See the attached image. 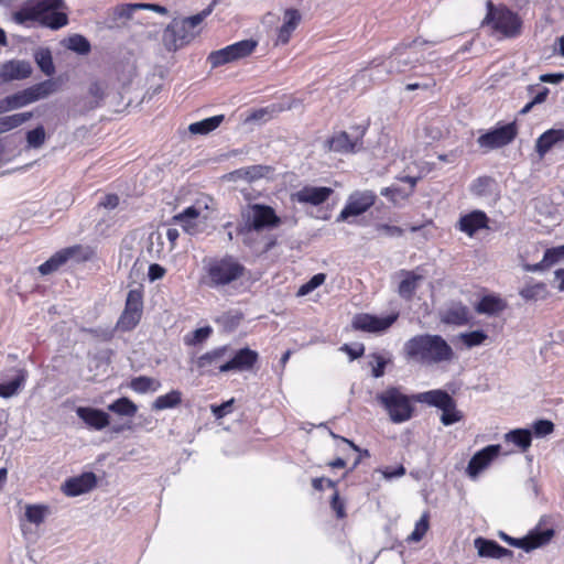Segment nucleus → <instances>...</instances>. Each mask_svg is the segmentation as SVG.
<instances>
[{
  "label": "nucleus",
  "mask_w": 564,
  "mask_h": 564,
  "mask_svg": "<svg viewBox=\"0 0 564 564\" xmlns=\"http://www.w3.org/2000/svg\"><path fill=\"white\" fill-rule=\"evenodd\" d=\"M32 74V66L26 61H10L0 68V77L4 82L28 78Z\"/></svg>",
  "instance_id": "nucleus-20"
},
{
  "label": "nucleus",
  "mask_w": 564,
  "mask_h": 564,
  "mask_svg": "<svg viewBox=\"0 0 564 564\" xmlns=\"http://www.w3.org/2000/svg\"><path fill=\"white\" fill-rule=\"evenodd\" d=\"M200 215V208L197 205L185 208L182 213L173 216V221L182 226L185 232L188 235H195L198 232L197 219Z\"/></svg>",
  "instance_id": "nucleus-25"
},
{
  "label": "nucleus",
  "mask_w": 564,
  "mask_h": 564,
  "mask_svg": "<svg viewBox=\"0 0 564 564\" xmlns=\"http://www.w3.org/2000/svg\"><path fill=\"white\" fill-rule=\"evenodd\" d=\"M413 400L438 409L451 405L454 399L444 390H431L412 397Z\"/></svg>",
  "instance_id": "nucleus-28"
},
{
  "label": "nucleus",
  "mask_w": 564,
  "mask_h": 564,
  "mask_svg": "<svg viewBox=\"0 0 564 564\" xmlns=\"http://www.w3.org/2000/svg\"><path fill=\"white\" fill-rule=\"evenodd\" d=\"M80 247H69L64 250L56 252L47 261L39 267V271L42 275L50 274L56 271L62 264H64L69 258H72Z\"/></svg>",
  "instance_id": "nucleus-29"
},
{
  "label": "nucleus",
  "mask_w": 564,
  "mask_h": 564,
  "mask_svg": "<svg viewBox=\"0 0 564 564\" xmlns=\"http://www.w3.org/2000/svg\"><path fill=\"white\" fill-rule=\"evenodd\" d=\"M333 194V189L326 186H304L295 193L291 194V200L301 204H310L318 206L325 203Z\"/></svg>",
  "instance_id": "nucleus-15"
},
{
  "label": "nucleus",
  "mask_w": 564,
  "mask_h": 564,
  "mask_svg": "<svg viewBox=\"0 0 564 564\" xmlns=\"http://www.w3.org/2000/svg\"><path fill=\"white\" fill-rule=\"evenodd\" d=\"M142 313V294L138 290L128 293L126 307L120 317L119 324L123 329H132L140 321Z\"/></svg>",
  "instance_id": "nucleus-14"
},
{
  "label": "nucleus",
  "mask_w": 564,
  "mask_h": 564,
  "mask_svg": "<svg viewBox=\"0 0 564 564\" xmlns=\"http://www.w3.org/2000/svg\"><path fill=\"white\" fill-rule=\"evenodd\" d=\"M398 318V314L378 317L370 314H357L352 318V327L357 330L368 333H380L387 330Z\"/></svg>",
  "instance_id": "nucleus-13"
},
{
  "label": "nucleus",
  "mask_w": 564,
  "mask_h": 564,
  "mask_svg": "<svg viewBox=\"0 0 564 564\" xmlns=\"http://www.w3.org/2000/svg\"><path fill=\"white\" fill-rule=\"evenodd\" d=\"M488 13L485 22L491 23L494 28L505 35L513 36L520 29L518 17L509 10L496 11L491 2H488Z\"/></svg>",
  "instance_id": "nucleus-10"
},
{
  "label": "nucleus",
  "mask_w": 564,
  "mask_h": 564,
  "mask_svg": "<svg viewBox=\"0 0 564 564\" xmlns=\"http://www.w3.org/2000/svg\"><path fill=\"white\" fill-rule=\"evenodd\" d=\"M249 230L261 231L267 228H275L281 224L280 217L268 205L253 204L242 213Z\"/></svg>",
  "instance_id": "nucleus-6"
},
{
  "label": "nucleus",
  "mask_w": 564,
  "mask_h": 564,
  "mask_svg": "<svg viewBox=\"0 0 564 564\" xmlns=\"http://www.w3.org/2000/svg\"><path fill=\"white\" fill-rule=\"evenodd\" d=\"M161 387L160 381L147 376L135 377L130 382V388L137 393H147L156 391Z\"/></svg>",
  "instance_id": "nucleus-39"
},
{
  "label": "nucleus",
  "mask_w": 564,
  "mask_h": 564,
  "mask_svg": "<svg viewBox=\"0 0 564 564\" xmlns=\"http://www.w3.org/2000/svg\"><path fill=\"white\" fill-rule=\"evenodd\" d=\"M474 545L480 557L502 558L506 556H512L513 554L512 551L501 546L496 541L488 540L481 536L475 539Z\"/></svg>",
  "instance_id": "nucleus-21"
},
{
  "label": "nucleus",
  "mask_w": 564,
  "mask_h": 564,
  "mask_svg": "<svg viewBox=\"0 0 564 564\" xmlns=\"http://www.w3.org/2000/svg\"><path fill=\"white\" fill-rule=\"evenodd\" d=\"M164 274H165V269L162 265H160L158 263L150 264L148 276L151 282L162 279L164 276Z\"/></svg>",
  "instance_id": "nucleus-64"
},
{
  "label": "nucleus",
  "mask_w": 564,
  "mask_h": 564,
  "mask_svg": "<svg viewBox=\"0 0 564 564\" xmlns=\"http://www.w3.org/2000/svg\"><path fill=\"white\" fill-rule=\"evenodd\" d=\"M441 410H442L441 422L445 426H448L456 422H459L463 419L462 412L456 409L455 400L453 401V403H451V405L445 406Z\"/></svg>",
  "instance_id": "nucleus-46"
},
{
  "label": "nucleus",
  "mask_w": 564,
  "mask_h": 564,
  "mask_svg": "<svg viewBox=\"0 0 564 564\" xmlns=\"http://www.w3.org/2000/svg\"><path fill=\"white\" fill-rule=\"evenodd\" d=\"M120 198L116 194L106 195L102 200L98 203V206H101L106 209H115L119 205Z\"/></svg>",
  "instance_id": "nucleus-63"
},
{
  "label": "nucleus",
  "mask_w": 564,
  "mask_h": 564,
  "mask_svg": "<svg viewBox=\"0 0 564 564\" xmlns=\"http://www.w3.org/2000/svg\"><path fill=\"white\" fill-rule=\"evenodd\" d=\"M505 441L525 452L532 443V432L528 429H516L505 434Z\"/></svg>",
  "instance_id": "nucleus-32"
},
{
  "label": "nucleus",
  "mask_w": 564,
  "mask_h": 564,
  "mask_svg": "<svg viewBox=\"0 0 564 564\" xmlns=\"http://www.w3.org/2000/svg\"><path fill=\"white\" fill-rule=\"evenodd\" d=\"M539 89L535 96L532 98L533 104L539 105L546 100V97L550 93L549 88L540 85H530L528 87L529 93H533L535 89Z\"/></svg>",
  "instance_id": "nucleus-62"
},
{
  "label": "nucleus",
  "mask_w": 564,
  "mask_h": 564,
  "mask_svg": "<svg viewBox=\"0 0 564 564\" xmlns=\"http://www.w3.org/2000/svg\"><path fill=\"white\" fill-rule=\"evenodd\" d=\"M181 402L182 393L178 390H172L164 395L158 397L152 404V409L156 411L172 409L181 404Z\"/></svg>",
  "instance_id": "nucleus-38"
},
{
  "label": "nucleus",
  "mask_w": 564,
  "mask_h": 564,
  "mask_svg": "<svg viewBox=\"0 0 564 564\" xmlns=\"http://www.w3.org/2000/svg\"><path fill=\"white\" fill-rule=\"evenodd\" d=\"M469 310L460 302L452 303L441 314V321L444 324L462 326L469 322Z\"/></svg>",
  "instance_id": "nucleus-24"
},
{
  "label": "nucleus",
  "mask_w": 564,
  "mask_h": 564,
  "mask_svg": "<svg viewBox=\"0 0 564 564\" xmlns=\"http://www.w3.org/2000/svg\"><path fill=\"white\" fill-rule=\"evenodd\" d=\"M210 334L212 328L209 326L197 328L192 333L191 336L185 337V344L189 346H195L206 340Z\"/></svg>",
  "instance_id": "nucleus-52"
},
{
  "label": "nucleus",
  "mask_w": 564,
  "mask_h": 564,
  "mask_svg": "<svg viewBox=\"0 0 564 564\" xmlns=\"http://www.w3.org/2000/svg\"><path fill=\"white\" fill-rule=\"evenodd\" d=\"M47 508L44 506L29 505L25 508V518L29 522L40 524L44 521Z\"/></svg>",
  "instance_id": "nucleus-48"
},
{
  "label": "nucleus",
  "mask_w": 564,
  "mask_h": 564,
  "mask_svg": "<svg viewBox=\"0 0 564 564\" xmlns=\"http://www.w3.org/2000/svg\"><path fill=\"white\" fill-rule=\"evenodd\" d=\"M224 351H225L224 348H218V349H215L213 351H208V352L202 355L197 359V367L200 369H205L208 366L215 364L223 356Z\"/></svg>",
  "instance_id": "nucleus-53"
},
{
  "label": "nucleus",
  "mask_w": 564,
  "mask_h": 564,
  "mask_svg": "<svg viewBox=\"0 0 564 564\" xmlns=\"http://www.w3.org/2000/svg\"><path fill=\"white\" fill-rule=\"evenodd\" d=\"M96 486V475L85 473L78 477L69 478L63 485V491L68 497H76L85 494Z\"/></svg>",
  "instance_id": "nucleus-19"
},
{
  "label": "nucleus",
  "mask_w": 564,
  "mask_h": 564,
  "mask_svg": "<svg viewBox=\"0 0 564 564\" xmlns=\"http://www.w3.org/2000/svg\"><path fill=\"white\" fill-rule=\"evenodd\" d=\"M197 34V31L188 30L182 19H174L163 32V44L167 51L175 52L188 44Z\"/></svg>",
  "instance_id": "nucleus-9"
},
{
  "label": "nucleus",
  "mask_w": 564,
  "mask_h": 564,
  "mask_svg": "<svg viewBox=\"0 0 564 564\" xmlns=\"http://www.w3.org/2000/svg\"><path fill=\"white\" fill-rule=\"evenodd\" d=\"M64 7L63 0H34V4L24 6L14 12L13 20L19 24L40 21L46 28L58 30L68 23L67 14L59 11Z\"/></svg>",
  "instance_id": "nucleus-2"
},
{
  "label": "nucleus",
  "mask_w": 564,
  "mask_h": 564,
  "mask_svg": "<svg viewBox=\"0 0 564 564\" xmlns=\"http://www.w3.org/2000/svg\"><path fill=\"white\" fill-rule=\"evenodd\" d=\"M544 290H545V288H544L543 283H536V284L528 285V286L523 288L520 291V295L527 301L538 300L539 297L542 296Z\"/></svg>",
  "instance_id": "nucleus-56"
},
{
  "label": "nucleus",
  "mask_w": 564,
  "mask_h": 564,
  "mask_svg": "<svg viewBox=\"0 0 564 564\" xmlns=\"http://www.w3.org/2000/svg\"><path fill=\"white\" fill-rule=\"evenodd\" d=\"M492 184V178L488 176H480L476 178L471 186L470 192L479 197L486 196L489 194V187Z\"/></svg>",
  "instance_id": "nucleus-50"
},
{
  "label": "nucleus",
  "mask_w": 564,
  "mask_h": 564,
  "mask_svg": "<svg viewBox=\"0 0 564 564\" xmlns=\"http://www.w3.org/2000/svg\"><path fill=\"white\" fill-rule=\"evenodd\" d=\"M28 148L40 149L46 139L45 129L43 126H37L33 130L26 132L25 135Z\"/></svg>",
  "instance_id": "nucleus-44"
},
{
  "label": "nucleus",
  "mask_w": 564,
  "mask_h": 564,
  "mask_svg": "<svg viewBox=\"0 0 564 564\" xmlns=\"http://www.w3.org/2000/svg\"><path fill=\"white\" fill-rule=\"evenodd\" d=\"M35 62L39 68L47 76L55 72L51 51L48 48H40L34 54Z\"/></svg>",
  "instance_id": "nucleus-42"
},
{
  "label": "nucleus",
  "mask_w": 564,
  "mask_h": 564,
  "mask_svg": "<svg viewBox=\"0 0 564 564\" xmlns=\"http://www.w3.org/2000/svg\"><path fill=\"white\" fill-rule=\"evenodd\" d=\"M271 172L272 167L269 165H251L232 171L229 174V180L235 182L238 180L254 182L267 177Z\"/></svg>",
  "instance_id": "nucleus-26"
},
{
  "label": "nucleus",
  "mask_w": 564,
  "mask_h": 564,
  "mask_svg": "<svg viewBox=\"0 0 564 564\" xmlns=\"http://www.w3.org/2000/svg\"><path fill=\"white\" fill-rule=\"evenodd\" d=\"M224 121V116H213L200 121L191 123L188 130L193 134H207L217 129Z\"/></svg>",
  "instance_id": "nucleus-36"
},
{
  "label": "nucleus",
  "mask_w": 564,
  "mask_h": 564,
  "mask_svg": "<svg viewBox=\"0 0 564 564\" xmlns=\"http://www.w3.org/2000/svg\"><path fill=\"white\" fill-rule=\"evenodd\" d=\"M108 410L122 416L132 417L138 411V406L130 399L122 397L108 405Z\"/></svg>",
  "instance_id": "nucleus-37"
},
{
  "label": "nucleus",
  "mask_w": 564,
  "mask_h": 564,
  "mask_svg": "<svg viewBox=\"0 0 564 564\" xmlns=\"http://www.w3.org/2000/svg\"><path fill=\"white\" fill-rule=\"evenodd\" d=\"M377 401L387 411L393 423L409 421L413 414L411 398L403 394L399 388L390 387L376 395Z\"/></svg>",
  "instance_id": "nucleus-5"
},
{
  "label": "nucleus",
  "mask_w": 564,
  "mask_h": 564,
  "mask_svg": "<svg viewBox=\"0 0 564 564\" xmlns=\"http://www.w3.org/2000/svg\"><path fill=\"white\" fill-rule=\"evenodd\" d=\"M506 308V303L497 296L486 295L476 305V311L479 314L495 315Z\"/></svg>",
  "instance_id": "nucleus-34"
},
{
  "label": "nucleus",
  "mask_w": 564,
  "mask_h": 564,
  "mask_svg": "<svg viewBox=\"0 0 564 564\" xmlns=\"http://www.w3.org/2000/svg\"><path fill=\"white\" fill-rule=\"evenodd\" d=\"M369 359L372 376L375 378L382 377L384 375L386 366L390 362V359L378 352L369 355Z\"/></svg>",
  "instance_id": "nucleus-45"
},
{
  "label": "nucleus",
  "mask_w": 564,
  "mask_h": 564,
  "mask_svg": "<svg viewBox=\"0 0 564 564\" xmlns=\"http://www.w3.org/2000/svg\"><path fill=\"white\" fill-rule=\"evenodd\" d=\"M106 89H107V86L105 83L94 82L90 84L88 93L94 98L93 107L99 106L100 101L106 96Z\"/></svg>",
  "instance_id": "nucleus-54"
},
{
  "label": "nucleus",
  "mask_w": 564,
  "mask_h": 564,
  "mask_svg": "<svg viewBox=\"0 0 564 564\" xmlns=\"http://www.w3.org/2000/svg\"><path fill=\"white\" fill-rule=\"evenodd\" d=\"M366 128L356 127L351 132L340 131L334 133L327 141L326 147L329 151L338 153H356L364 147L362 138Z\"/></svg>",
  "instance_id": "nucleus-8"
},
{
  "label": "nucleus",
  "mask_w": 564,
  "mask_h": 564,
  "mask_svg": "<svg viewBox=\"0 0 564 564\" xmlns=\"http://www.w3.org/2000/svg\"><path fill=\"white\" fill-rule=\"evenodd\" d=\"M30 105L25 90L18 91L0 99V115L23 108Z\"/></svg>",
  "instance_id": "nucleus-33"
},
{
  "label": "nucleus",
  "mask_w": 564,
  "mask_h": 564,
  "mask_svg": "<svg viewBox=\"0 0 564 564\" xmlns=\"http://www.w3.org/2000/svg\"><path fill=\"white\" fill-rule=\"evenodd\" d=\"M380 194L382 196L389 198L393 203H397L399 199H405L410 196V192H405L402 188L397 187V186L383 187L380 191Z\"/></svg>",
  "instance_id": "nucleus-55"
},
{
  "label": "nucleus",
  "mask_w": 564,
  "mask_h": 564,
  "mask_svg": "<svg viewBox=\"0 0 564 564\" xmlns=\"http://www.w3.org/2000/svg\"><path fill=\"white\" fill-rule=\"evenodd\" d=\"M376 231L378 232V235L387 237H400L403 235L402 228L387 224L377 225Z\"/></svg>",
  "instance_id": "nucleus-60"
},
{
  "label": "nucleus",
  "mask_w": 564,
  "mask_h": 564,
  "mask_svg": "<svg viewBox=\"0 0 564 564\" xmlns=\"http://www.w3.org/2000/svg\"><path fill=\"white\" fill-rule=\"evenodd\" d=\"M245 271L246 268L234 256L210 259L206 263L207 284L216 289L228 285L241 279Z\"/></svg>",
  "instance_id": "nucleus-4"
},
{
  "label": "nucleus",
  "mask_w": 564,
  "mask_h": 564,
  "mask_svg": "<svg viewBox=\"0 0 564 564\" xmlns=\"http://www.w3.org/2000/svg\"><path fill=\"white\" fill-rule=\"evenodd\" d=\"M429 530V514L424 513L415 523L413 532L408 536V542H419L423 539Z\"/></svg>",
  "instance_id": "nucleus-49"
},
{
  "label": "nucleus",
  "mask_w": 564,
  "mask_h": 564,
  "mask_svg": "<svg viewBox=\"0 0 564 564\" xmlns=\"http://www.w3.org/2000/svg\"><path fill=\"white\" fill-rule=\"evenodd\" d=\"M212 12L210 8L203 10L200 13L192 15L189 18L182 19L188 30L196 31V28L204 21V19Z\"/></svg>",
  "instance_id": "nucleus-59"
},
{
  "label": "nucleus",
  "mask_w": 564,
  "mask_h": 564,
  "mask_svg": "<svg viewBox=\"0 0 564 564\" xmlns=\"http://www.w3.org/2000/svg\"><path fill=\"white\" fill-rule=\"evenodd\" d=\"M376 200V195L371 191L355 193L350 195L346 206L337 217V221H345L351 216H359L368 210Z\"/></svg>",
  "instance_id": "nucleus-12"
},
{
  "label": "nucleus",
  "mask_w": 564,
  "mask_h": 564,
  "mask_svg": "<svg viewBox=\"0 0 564 564\" xmlns=\"http://www.w3.org/2000/svg\"><path fill=\"white\" fill-rule=\"evenodd\" d=\"M489 218L482 210H473L466 215L460 216L457 228L473 237L478 230L488 228Z\"/></svg>",
  "instance_id": "nucleus-18"
},
{
  "label": "nucleus",
  "mask_w": 564,
  "mask_h": 564,
  "mask_svg": "<svg viewBox=\"0 0 564 564\" xmlns=\"http://www.w3.org/2000/svg\"><path fill=\"white\" fill-rule=\"evenodd\" d=\"M517 135L514 123H508L481 134L477 142L480 148L497 149L509 144Z\"/></svg>",
  "instance_id": "nucleus-11"
},
{
  "label": "nucleus",
  "mask_w": 564,
  "mask_h": 564,
  "mask_svg": "<svg viewBox=\"0 0 564 564\" xmlns=\"http://www.w3.org/2000/svg\"><path fill=\"white\" fill-rule=\"evenodd\" d=\"M258 43L254 40H242L240 42L228 45L218 51H214L208 55V62L212 67H218L224 64L243 58L250 55Z\"/></svg>",
  "instance_id": "nucleus-7"
},
{
  "label": "nucleus",
  "mask_w": 564,
  "mask_h": 564,
  "mask_svg": "<svg viewBox=\"0 0 564 564\" xmlns=\"http://www.w3.org/2000/svg\"><path fill=\"white\" fill-rule=\"evenodd\" d=\"M65 46L73 51V52H76L80 55H85V54H88L90 52V43L89 41L80 35V34H74L72 36H69L66 41H65Z\"/></svg>",
  "instance_id": "nucleus-43"
},
{
  "label": "nucleus",
  "mask_w": 564,
  "mask_h": 564,
  "mask_svg": "<svg viewBox=\"0 0 564 564\" xmlns=\"http://www.w3.org/2000/svg\"><path fill=\"white\" fill-rule=\"evenodd\" d=\"M26 371L19 370L18 375L8 383L0 384V397L10 398L18 393L19 389L25 383Z\"/></svg>",
  "instance_id": "nucleus-40"
},
{
  "label": "nucleus",
  "mask_w": 564,
  "mask_h": 564,
  "mask_svg": "<svg viewBox=\"0 0 564 564\" xmlns=\"http://www.w3.org/2000/svg\"><path fill=\"white\" fill-rule=\"evenodd\" d=\"M564 141V129H550L542 133L535 142V151L542 159L557 143Z\"/></svg>",
  "instance_id": "nucleus-27"
},
{
  "label": "nucleus",
  "mask_w": 564,
  "mask_h": 564,
  "mask_svg": "<svg viewBox=\"0 0 564 564\" xmlns=\"http://www.w3.org/2000/svg\"><path fill=\"white\" fill-rule=\"evenodd\" d=\"M259 355L256 350L248 347L239 349L235 356L224 365L219 367L220 372H227L231 370L248 371L251 370L254 364L258 361Z\"/></svg>",
  "instance_id": "nucleus-16"
},
{
  "label": "nucleus",
  "mask_w": 564,
  "mask_h": 564,
  "mask_svg": "<svg viewBox=\"0 0 564 564\" xmlns=\"http://www.w3.org/2000/svg\"><path fill=\"white\" fill-rule=\"evenodd\" d=\"M423 43L416 39L410 44L395 47L382 63L367 69L368 76L375 80H384V74H401L414 68L423 57V54L416 50Z\"/></svg>",
  "instance_id": "nucleus-3"
},
{
  "label": "nucleus",
  "mask_w": 564,
  "mask_h": 564,
  "mask_svg": "<svg viewBox=\"0 0 564 564\" xmlns=\"http://www.w3.org/2000/svg\"><path fill=\"white\" fill-rule=\"evenodd\" d=\"M24 90L29 102L32 104L53 94L56 90V83L52 79H47Z\"/></svg>",
  "instance_id": "nucleus-31"
},
{
  "label": "nucleus",
  "mask_w": 564,
  "mask_h": 564,
  "mask_svg": "<svg viewBox=\"0 0 564 564\" xmlns=\"http://www.w3.org/2000/svg\"><path fill=\"white\" fill-rule=\"evenodd\" d=\"M487 337V334L482 330H473L469 333H462L459 335L460 340L468 348L481 345Z\"/></svg>",
  "instance_id": "nucleus-47"
},
{
  "label": "nucleus",
  "mask_w": 564,
  "mask_h": 564,
  "mask_svg": "<svg viewBox=\"0 0 564 564\" xmlns=\"http://www.w3.org/2000/svg\"><path fill=\"white\" fill-rule=\"evenodd\" d=\"M326 274L317 273L313 275L306 283H304L297 291L299 296H304L311 293L325 282Z\"/></svg>",
  "instance_id": "nucleus-51"
},
{
  "label": "nucleus",
  "mask_w": 564,
  "mask_h": 564,
  "mask_svg": "<svg viewBox=\"0 0 564 564\" xmlns=\"http://www.w3.org/2000/svg\"><path fill=\"white\" fill-rule=\"evenodd\" d=\"M500 451L501 446L499 444L488 445L478 451L468 463L467 471L469 476L476 477L499 455Z\"/></svg>",
  "instance_id": "nucleus-17"
},
{
  "label": "nucleus",
  "mask_w": 564,
  "mask_h": 564,
  "mask_svg": "<svg viewBox=\"0 0 564 564\" xmlns=\"http://www.w3.org/2000/svg\"><path fill=\"white\" fill-rule=\"evenodd\" d=\"M235 402V399H230L219 405H212L210 410L216 419H223L225 415L231 412L232 404Z\"/></svg>",
  "instance_id": "nucleus-61"
},
{
  "label": "nucleus",
  "mask_w": 564,
  "mask_h": 564,
  "mask_svg": "<svg viewBox=\"0 0 564 564\" xmlns=\"http://www.w3.org/2000/svg\"><path fill=\"white\" fill-rule=\"evenodd\" d=\"M554 430V424L550 420H539L533 424V432L535 436L543 437L551 434Z\"/></svg>",
  "instance_id": "nucleus-58"
},
{
  "label": "nucleus",
  "mask_w": 564,
  "mask_h": 564,
  "mask_svg": "<svg viewBox=\"0 0 564 564\" xmlns=\"http://www.w3.org/2000/svg\"><path fill=\"white\" fill-rule=\"evenodd\" d=\"M33 115L34 113L32 111H26L0 117V134L9 132L22 126L23 123L29 121L33 117Z\"/></svg>",
  "instance_id": "nucleus-35"
},
{
  "label": "nucleus",
  "mask_w": 564,
  "mask_h": 564,
  "mask_svg": "<svg viewBox=\"0 0 564 564\" xmlns=\"http://www.w3.org/2000/svg\"><path fill=\"white\" fill-rule=\"evenodd\" d=\"M302 15L296 9H286L283 14V24L279 28L278 40L279 44H286L294 30L299 26Z\"/></svg>",
  "instance_id": "nucleus-23"
},
{
  "label": "nucleus",
  "mask_w": 564,
  "mask_h": 564,
  "mask_svg": "<svg viewBox=\"0 0 564 564\" xmlns=\"http://www.w3.org/2000/svg\"><path fill=\"white\" fill-rule=\"evenodd\" d=\"M544 263L551 267L564 259V246L550 248L544 252Z\"/></svg>",
  "instance_id": "nucleus-57"
},
{
  "label": "nucleus",
  "mask_w": 564,
  "mask_h": 564,
  "mask_svg": "<svg viewBox=\"0 0 564 564\" xmlns=\"http://www.w3.org/2000/svg\"><path fill=\"white\" fill-rule=\"evenodd\" d=\"M404 355L406 359L424 365H435L452 360L454 351L447 341L440 335H416L405 341Z\"/></svg>",
  "instance_id": "nucleus-1"
},
{
  "label": "nucleus",
  "mask_w": 564,
  "mask_h": 564,
  "mask_svg": "<svg viewBox=\"0 0 564 564\" xmlns=\"http://www.w3.org/2000/svg\"><path fill=\"white\" fill-rule=\"evenodd\" d=\"M76 414L82 419L89 427L100 431L107 427L110 423L109 415L99 409L89 406H79L76 410Z\"/></svg>",
  "instance_id": "nucleus-22"
},
{
  "label": "nucleus",
  "mask_w": 564,
  "mask_h": 564,
  "mask_svg": "<svg viewBox=\"0 0 564 564\" xmlns=\"http://www.w3.org/2000/svg\"><path fill=\"white\" fill-rule=\"evenodd\" d=\"M419 280H421V275H416L413 272H406L405 278L399 284V295L405 300L412 299L417 288Z\"/></svg>",
  "instance_id": "nucleus-41"
},
{
  "label": "nucleus",
  "mask_w": 564,
  "mask_h": 564,
  "mask_svg": "<svg viewBox=\"0 0 564 564\" xmlns=\"http://www.w3.org/2000/svg\"><path fill=\"white\" fill-rule=\"evenodd\" d=\"M555 531L554 529H545L540 530L539 528H535L531 530L525 536H524V544L527 545V552H530L534 549L541 547L545 544H547L552 538L554 536Z\"/></svg>",
  "instance_id": "nucleus-30"
}]
</instances>
